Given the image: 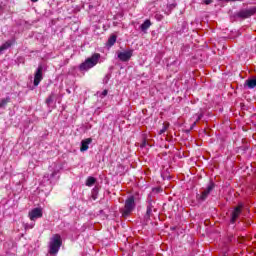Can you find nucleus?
<instances>
[{
    "label": "nucleus",
    "instance_id": "6",
    "mask_svg": "<svg viewBox=\"0 0 256 256\" xmlns=\"http://www.w3.org/2000/svg\"><path fill=\"white\" fill-rule=\"evenodd\" d=\"M133 57V50H127L124 52H119L118 53V59L123 62H127Z\"/></svg>",
    "mask_w": 256,
    "mask_h": 256
},
{
    "label": "nucleus",
    "instance_id": "10",
    "mask_svg": "<svg viewBox=\"0 0 256 256\" xmlns=\"http://www.w3.org/2000/svg\"><path fill=\"white\" fill-rule=\"evenodd\" d=\"M91 143H93V139H91V138H87L85 140H82L80 151H82V152L87 151V149H89V145H91Z\"/></svg>",
    "mask_w": 256,
    "mask_h": 256
},
{
    "label": "nucleus",
    "instance_id": "23",
    "mask_svg": "<svg viewBox=\"0 0 256 256\" xmlns=\"http://www.w3.org/2000/svg\"><path fill=\"white\" fill-rule=\"evenodd\" d=\"M225 1H233V2H235V1H242V0H225Z\"/></svg>",
    "mask_w": 256,
    "mask_h": 256
},
{
    "label": "nucleus",
    "instance_id": "25",
    "mask_svg": "<svg viewBox=\"0 0 256 256\" xmlns=\"http://www.w3.org/2000/svg\"><path fill=\"white\" fill-rule=\"evenodd\" d=\"M201 120V116H198L197 120L196 121H200Z\"/></svg>",
    "mask_w": 256,
    "mask_h": 256
},
{
    "label": "nucleus",
    "instance_id": "2",
    "mask_svg": "<svg viewBox=\"0 0 256 256\" xmlns=\"http://www.w3.org/2000/svg\"><path fill=\"white\" fill-rule=\"evenodd\" d=\"M135 211V196H129L120 210L122 217H129Z\"/></svg>",
    "mask_w": 256,
    "mask_h": 256
},
{
    "label": "nucleus",
    "instance_id": "9",
    "mask_svg": "<svg viewBox=\"0 0 256 256\" xmlns=\"http://www.w3.org/2000/svg\"><path fill=\"white\" fill-rule=\"evenodd\" d=\"M215 189V184L211 182L208 187L202 192L201 199L202 201H205L207 197H209V193H211Z\"/></svg>",
    "mask_w": 256,
    "mask_h": 256
},
{
    "label": "nucleus",
    "instance_id": "11",
    "mask_svg": "<svg viewBox=\"0 0 256 256\" xmlns=\"http://www.w3.org/2000/svg\"><path fill=\"white\" fill-rule=\"evenodd\" d=\"M245 85L248 86V89H255V87H256V78L246 80Z\"/></svg>",
    "mask_w": 256,
    "mask_h": 256
},
{
    "label": "nucleus",
    "instance_id": "12",
    "mask_svg": "<svg viewBox=\"0 0 256 256\" xmlns=\"http://www.w3.org/2000/svg\"><path fill=\"white\" fill-rule=\"evenodd\" d=\"M149 27H151V20H146L144 21V23L140 26L141 31H143L145 33V31H147V29H149Z\"/></svg>",
    "mask_w": 256,
    "mask_h": 256
},
{
    "label": "nucleus",
    "instance_id": "5",
    "mask_svg": "<svg viewBox=\"0 0 256 256\" xmlns=\"http://www.w3.org/2000/svg\"><path fill=\"white\" fill-rule=\"evenodd\" d=\"M43 81V66H38L34 75V86L37 87Z\"/></svg>",
    "mask_w": 256,
    "mask_h": 256
},
{
    "label": "nucleus",
    "instance_id": "27",
    "mask_svg": "<svg viewBox=\"0 0 256 256\" xmlns=\"http://www.w3.org/2000/svg\"><path fill=\"white\" fill-rule=\"evenodd\" d=\"M195 125H197V122H194V123H193V127H195Z\"/></svg>",
    "mask_w": 256,
    "mask_h": 256
},
{
    "label": "nucleus",
    "instance_id": "26",
    "mask_svg": "<svg viewBox=\"0 0 256 256\" xmlns=\"http://www.w3.org/2000/svg\"><path fill=\"white\" fill-rule=\"evenodd\" d=\"M55 175H57V173L53 172V173H52V177H55Z\"/></svg>",
    "mask_w": 256,
    "mask_h": 256
},
{
    "label": "nucleus",
    "instance_id": "21",
    "mask_svg": "<svg viewBox=\"0 0 256 256\" xmlns=\"http://www.w3.org/2000/svg\"><path fill=\"white\" fill-rule=\"evenodd\" d=\"M204 3L205 5H211V3H213V0H205Z\"/></svg>",
    "mask_w": 256,
    "mask_h": 256
},
{
    "label": "nucleus",
    "instance_id": "7",
    "mask_svg": "<svg viewBox=\"0 0 256 256\" xmlns=\"http://www.w3.org/2000/svg\"><path fill=\"white\" fill-rule=\"evenodd\" d=\"M255 13H256V9L250 8V9L240 11L238 15H239V17H242V19H247V18L251 17L252 15H255Z\"/></svg>",
    "mask_w": 256,
    "mask_h": 256
},
{
    "label": "nucleus",
    "instance_id": "8",
    "mask_svg": "<svg viewBox=\"0 0 256 256\" xmlns=\"http://www.w3.org/2000/svg\"><path fill=\"white\" fill-rule=\"evenodd\" d=\"M241 209H242V206H237L236 208H234L231 214L230 223H235V221L239 219V216L241 215Z\"/></svg>",
    "mask_w": 256,
    "mask_h": 256
},
{
    "label": "nucleus",
    "instance_id": "15",
    "mask_svg": "<svg viewBox=\"0 0 256 256\" xmlns=\"http://www.w3.org/2000/svg\"><path fill=\"white\" fill-rule=\"evenodd\" d=\"M95 178L94 177H88V179L86 180V185L87 187H93V185H95Z\"/></svg>",
    "mask_w": 256,
    "mask_h": 256
},
{
    "label": "nucleus",
    "instance_id": "13",
    "mask_svg": "<svg viewBox=\"0 0 256 256\" xmlns=\"http://www.w3.org/2000/svg\"><path fill=\"white\" fill-rule=\"evenodd\" d=\"M11 45H13V43L11 41H7L2 46H0V55H1V53H3V51H6V49H9V47H11Z\"/></svg>",
    "mask_w": 256,
    "mask_h": 256
},
{
    "label": "nucleus",
    "instance_id": "3",
    "mask_svg": "<svg viewBox=\"0 0 256 256\" xmlns=\"http://www.w3.org/2000/svg\"><path fill=\"white\" fill-rule=\"evenodd\" d=\"M61 235L59 234H55L51 240H50V244H49V253L50 255H57V253H59V249H61Z\"/></svg>",
    "mask_w": 256,
    "mask_h": 256
},
{
    "label": "nucleus",
    "instance_id": "22",
    "mask_svg": "<svg viewBox=\"0 0 256 256\" xmlns=\"http://www.w3.org/2000/svg\"><path fill=\"white\" fill-rule=\"evenodd\" d=\"M33 227H35V224H32V225H26V229H33Z\"/></svg>",
    "mask_w": 256,
    "mask_h": 256
},
{
    "label": "nucleus",
    "instance_id": "4",
    "mask_svg": "<svg viewBox=\"0 0 256 256\" xmlns=\"http://www.w3.org/2000/svg\"><path fill=\"white\" fill-rule=\"evenodd\" d=\"M28 217L30 221H37V219H41V217H43V210H41V208H34L29 212Z\"/></svg>",
    "mask_w": 256,
    "mask_h": 256
},
{
    "label": "nucleus",
    "instance_id": "18",
    "mask_svg": "<svg viewBox=\"0 0 256 256\" xmlns=\"http://www.w3.org/2000/svg\"><path fill=\"white\" fill-rule=\"evenodd\" d=\"M9 103V98H4L0 102V109H3Z\"/></svg>",
    "mask_w": 256,
    "mask_h": 256
},
{
    "label": "nucleus",
    "instance_id": "19",
    "mask_svg": "<svg viewBox=\"0 0 256 256\" xmlns=\"http://www.w3.org/2000/svg\"><path fill=\"white\" fill-rule=\"evenodd\" d=\"M152 213H153V208L151 206H148L146 211L147 217H151Z\"/></svg>",
    "mask_w": 256,
    "mask_h": 256
},
{
    "label": "nucleus",
    "instance_id": "1",
    "mask_svg": "<svg viewBox=\"0 0 256 256\" xmlns=\"http://www.w3.org/2000/svg\"><path fill=\"white\" fill-rule=\"evenodd\" d=\"M99 59H101V54L94 53L91 57L87 58L83 63L80 64V71H89V69H93L97 63H99Z\"/></svg>",
    "mask_w": 256,
    "mask_h": 256
},
{
    "label": "nucleus",
    "instance_id": "14",
    "mask_svg": "<svg viewBox=\"0 0 256 256\" xmlns=\"http://www.w3.org/2000/svg\"><path fill=\"white\" fill-rule=\"evenodd\" d=\"M115 43H117V36L112 35V36L108 39V45H109V47H113V45H115Z\"/></svg>",
    "mask_w": 256,
    "mask_h": 256
},
{
    "label": "nucleus",
    "instance_id": "17",
    "mask_svg": "<svg viewBox=\"0 0 256 256\" xmlns=\"http://www.w3.org/2000/svg\"><path fill=\"white\" fill-rule=\"evenodd\" d=\"M55 101V95L51 94L47 99H46V104L51 105Z\"/></svg>",
    "mask_w": 256,
    "mask_h": 256
},
{
    "label": "nucleus",
    "instance_id": "20",
    "mask_svg": "<svg viewBox=\"0 0 256 256\" xmlns=\"http://www.w3.org/2000/svg\"><path fill=\"white\" fill-rule=\"evenodd\" d=\"M107 93L108 91L107 90H103V92L101 93L100 97H107Z\"/></svg>",
    "mask_w": 256,
    "mask_h": 256
},
{
    "label": "nucleus",
    "instance_id": "24",
    "mask_svg": "<svg viewBox=\"0 0 256 256\" xmlns=\"http://www.w3.org/2000/svg\"><path fill=\"white\" fill-rule=\"evenodd\" d=\"M32 1V3H37V1H39V0H31Z\"/></svg>",
    "mask_w": 256,
    "mask_h": 256
},
{
    "label": "nucleus",
    "instance_id": "16",
    "mask_svg": "<svg viewBox=\"0 0 256 256\" xmlns=\"http://www.w3.org/2000/svg\"><path fill=\"white\" fill-rule=\"evenodd\" d=\"M169 129V123H164L162 129L159 131V135H163L165 131Z\"/></svg>",
    "mask_w": 256,
    "mask_h": 256
}]
</instances>
